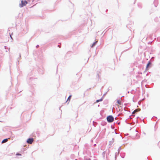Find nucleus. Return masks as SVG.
Segmentation results:
<instances>
[{
    "label": "nucleus",
    "instance_id": "nucleus-8",
    "mask_svg": "<svg viewBox=\"0 0 160 160\" xmlns=\"http://www.w3.org/2000/svg\"><path fill=\"white\" fill-rule=\"evenodd\" d=\"M102 101V99H100V100H97L96 101V102H100V101Z\"/></svg>",
    "mask_w": 160,
    "mask_h": 160
},
{
    "label": "nucleus",
    "instance_id": "nucleus-9",
    "mask_svg": "<svg viewBox=\"0 0 160 160\" xmlns=\"http://www.w3.org/2000/svg\"><path fill=\"white\" fill-rule=\"evenodd\" d=\"M138 111V109H136L132 113H135V112H137Z\"/></svg>",
    "mask_w": 160,
    "mask_h": 160
},
{
    "label": "nucleus",
    "instance_id": "nucleus-1",
    "mask_svg": "<svg viewBox=\"0 0 160 160\" xmlns=\"http://www.w3.org/2000/svg\"><path fill=\"white\" fill-rule=\"evenodd\" d=\"M107 120L108 122H111L114 121V118L112 116H109L107 117Z\"/></svg>",
    "mask_w": 160,
    "mask_h": 160
},
{
    "label": "nucleus",
    "instance_id": "nucleus-2",
    "mask_svg": "<svg viewBox=\"0 0 160 160\" xmlns=\"http://www.w3.org/2000/svg\"><path fill=\"white\" fill-rule=\"evenodd\" d=\"M27 3V2L25 0H22L21 1V3L20 4L19 6L20 7H22L26 5Z\"/></svg>",
    "mask_w": 160,
    "mask_h": 160
},
{
    "label": "nucleus",
    "instance_id": "nucleus-5",
    "mask_svg": "<svg viewBox=\"0 0 160 160\" xmlns=\"http://www.w3.org/2000/svg\"><path fill=\"white\" fill-rule=\"evenodd\" d=\"M8 141V139H4L2 141V143H4Z\"/></svg>",
    "mask_w": 160,
    "mask_h": 160
},
{
    "label": "nucleus",
    "instance_id": "nucleus-13",
    "mask_svg": "<svg viewBox=\"0 0 160 160\" xmlns=\"http://www.w3.org/2000/svg\"><path fill=\"white\" fill-rule=\"evenodd\" d=\"M157 0H155L154 1V2H157Z\"/></svg>",
    "mask_w": 160,
    "mask_h": 160
},
{
    "label": "nucleus",
    "instance_id": "nucleus-11",
    "mask_svg": "<svg viewBox=\"0 0 160 160\" xmlns=\"http://www.w3.org/2000/svg\"><path fill=\"white\" fill-rule=\"evenodd\" d=\"M38 47H39V45H37V46L36 47L37 48H38Z\"/></svg>",
    "mask_w": 160,
    "mask_h": 160
},
{
    "label": "nucleus",
    "instance_id": "nucleus-15",
    "mask_svg": "<svg viewBox=\"0 0 160 160\" xmlns=\"http://www.w3.org/2000/svg\"><path fill=\"white\" fill-rule=\"evenodd\" d=\"M75 160H77V159H76Z\"/></svg>",
    "mask_w": 160,
    "mask_h": 160
},
{
    "label": "nucleus",
    "instance_id": "nucleus-14",
    "mask_svg": "<svg viewBox=\"0 0 160 160\" xmlns=\"http://www.w3.org/2000/svg\"><path fill=\"white\" fill-rule=\"evenodd\" d=\"M10 35V37H11V38H12V37H11V35Z\"/></svg>",
    "mask_w": 160,
    "mask_h": 160
},
{
    "label": "nucleus",
    "instance_id": "nucleus-4",
    "mask_svg": "<svg viewBox=\"0 0 160 160\" xmlns=\"http://www.w3.org/2000/svg\"><path fill=\"white\" fill-rule=\"evenodd\" d=\"M117 103L119 105H121V101L120 100H118L117 101Z\"/></svg>",
    "mask_w": 160,
    "mask_h": 160
},
{
    "label": "nucleus",
    "instance_id": "nucleus-7",
    "mask_svg": "<svg viewBox=\"0 0 160 160\" xmlns=\"http://www.w3.org/2000/svg\"><path fill=\"white\" fill-rule=\"evenodd\" d=\"M71 95H70L68 98V100H67V101H70V99H71Z\"/></svg>",
    "mask_w": 160,
    "mask_h": 160
},
{
    "label": "nucleus",
    "instance_id": "nucleus-3",
    "mask_svg": "<svg viewBox=\"0 0 160 160\" xmlns=\"http://www.w3.org/2000/svg\"><path fill=\"white\" fill-rule=\"evenodd\" d=\"M33 141V139L32 138H29L27 140V142L29 144H32Z\"/></svg>",
    "mask_w": 160,
    "mask_h": 160
},
{
    "label": "nucleus",
    "instance_id": "nucleus-10",
    "mask_svg": "<svg viewBox=\"0 0 160 160\" xmlns=\"http://www.w3.org/2000/svg\"><path fill=\"white\" fill-rule=\"evenodd\" d=\"M150 64V62H149L148 64L147 65V68H148V67L149 66V64Z\"/></svg>",
    "mask_w": 160,
    "mask_h": 160
},
{
    "label": "nucleus",
    "instance_id": "nucleus-6",
    "mask_svg": "<svg viewBox=\"0 0 160 160\" xmlns=\"http://www.w3.org/2000/svg\"><path fill=\"white\" fill-rule=\"evenodd\" d=\"M97 42V41H96V42H94V43H93V44H92V47H93L94 46H95V45L96 44V43Z\"/></svg>",
    "mask_w": 160,
    "mask_h": 160
},
{
    "label": "nucleus",
    "instance_id": "nucleus-12",
    "mask_svg": "<svg viewBox=\"0 0 160 160\" xmlns=\"http://www.w3.org/2000/svg\"><path fill=\"white\" fill-rule=\"evenodd\" d=\"M17 155H20L21 154H17Z\"/></svg>",
    "mask_w": 160,
    "mask_h": 160
}]
</instances>
